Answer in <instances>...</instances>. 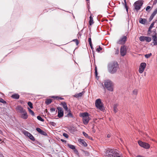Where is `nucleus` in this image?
<instances>
[{"instance_id":"60","label":"nucleus","mask_w":157,"mask_h":157,"mask_svg":"<svg viewBox=\"0 0 157 157\" xmlns=\"http://www.w3.org/2000/svg\"><path fill=\"white\" fill-rule=\"evenodd\" d=\"M2 133V131L0 129V133Z\"/></svg>"},{"instance_id":"51","label":"nucleus","mask_w":157,"mask_h":157,"mask_svg":"<svg viewBox=\"0 0 157 157\" xmlns=\"http://www.w3.org/2000/svg\"><path fill=\"white\" fill-rule=\"evenodd\" d=\"M151 8V7L149 6H148L146 8V10L147 11H148V10L149 9H150Z\"/></svg>"},{"instance_id":"15","label":"nucleus","mask_w":157,"mask_h":157,"mask_svg":"<svg viewBox=\"0 0 157 157\" xmlns=\"http://www.w3.org/2000/svg\"><path fill=\"white\" fill-rule=\"evenodd\" d=\"M78 141L79 144L82 146L86 147L87 145V143L84 140L79 139L78 140Z\"/></svg>"},{"instance_id":"25","label":"nucleus","mask_w":157,"mask_h":157,"mask_svg":"<svg viewBox=\"0 0 157 157\" xmlns=\"http://www.w3.org/2000/svg\"><path fill=\"white\" fill-rule=\"evenodd\" d=\"M68 146V147H69L71 149H73V150H75V146L70 144H68L67 145Z\"/></svg>"},{"instance_id":"36","label":"nucleus","mask_w":157,"mask_h":157,"mask_svg":"<svg viewBox=\"0 0 157 157\" xmlns=\"http://www.w3.org/2000/svg\"><path fill=\"white\" fill-rule=\"evenodd\" d=\"M102 49V48L100 47V46H98V48H97L96 49V51L98 52H99Z\"/></svg>"},{"instance_id":"7","label":"nucleus","mask_w":157,"mask_h":157,"mask_svg":"<svg viewBox=\"0 0 157 157\" xmlns=\"http://www.w3.org/2000/svg\"><path fill=\"white\" fill-rule=\"evenodd\" d=\"M143 4L142 1L138 0L134 4L135 9L137 11L140 10Z\"/></svg>"},{"instance_id":"63","label":"nucleus","mask_w":157,"mask_h":157,"mask_svg":"<svg viewBox=\"0 0 157 157\" xmlns=\"http://www.w3.org/2000/svg\"><path fill=\"white\" fill-rule=\"evenodd\" d=\"M86 0V1H89V0Z\"/></svg>"},{"instance_id":"55","label":"nucleus","mask_w":157,"mask_h":157,"mask_svg":"<svg viewBox=\"0 0 157 157\" xmlns=\"http://www.w3.org/2000/svg\"><path fill=\"white\" fill-rule=\"evenodd\" d=\"M90 44V48H91L92 49V50H93V45H92V43L91 44Z\"/></svg>"},{"instance_id":"26","label":"nucleus","mask_w":157,"mask_h":157,"mask_svg":"<svg viewBox=\"0 0 157 157\" xmlns=\"http://www.w3.org/2000/svg\"><path fill=\"white\" fill-rule=\"evenodd\" d=\"M145 36H141L140 37L139 40L141 41H144L145 40Z\"/></svg>"},{"instance_id":"3","label":"nucleus","mask_w":157,"mask_h":157,"mask_svg":"<svg viewBox=\"0 0 157 157\" xmlns=\"http://www.w3.org/2000/svg\"><path fill=\"white\" fill-rule=\"evenodd\" d=\"M104 85L105 87L109 91H113V84L112 82L109 79H107L104 81Z\"/></svg>"},{"instance_id":"30","label":"nucleus","mask_w":157,"mask_h":157,"mask_svg":"<svg viewBox=\"0 0 157 157\" xmlns=\"http://www.w3.org/2000/svg\"><path fill=\"white\" fill-rule=\"evenodd\" d=\"M83 154L85 155L86 156H88L90 155L89 152L87 151H83Z\"/></svg>"},{"instance_id":"9","label":"nucleus","mask_w":157,"mask_h":157,"mask_svg":"<svg viewBox=\"0 0 157 157\" xmlns=\"http://www.w3.org/2000/svg\"><path fill=\"white\" fill-rule=\"evenodd\" d=\"M139 144L141 147L144 148L146 149L150 147L149 145L146 143L143 142L141 141H138Z\"/></svg>"},{"instance_id":"43","label":"nucleus","mask_w":157,"mask_h":157,"mask_svg":"<svg viewBox=\"0 0 157 157\" xmlns=\"http://www.w3.org/2000/svg\"><path fill=\"white\" fill-rule=\"evenodd\" d=\"M83 134V135L85 137H89L88 135L87 134H86V132H82Z\"/></svg>"},{"instance_id":"44","label":"nucleus","mask_w":157,"mask_h":157,"mask_svg":"<svg viewBox=\"0 0 157 157\" xmlns=\"http://www.w3.org/2000/svg\"><path fill=\"white\" fill-rule=\"evenodd\" d=\"M138 93V91L137 90H135L133 91V93L134 94L136 95Z\"/></svg>"},{"instance_id":"46","label":"nucleus","mask_w":157,"mask_h":157,"mask_svg":"<svg viewBox=\"0 0 157 157\" xmlns=\"http://www.w3.org/2000/svg\"><path fill=\"white\" fill-rule=\"evenodd\" d=\"M152 32H153V34L154 35H157V33L156 32V29H154L153 30Z\"/></svg>"},{"instance_id":"61","label":"nucleus","mask_w":157,"mask_h":157,"mask_svg":"<svg viewBox=\"0 0 157 157\" xmlns=\"http://www.w3.org/2000/svg\"><path fill=\"white\" fill-rule=\"evenodd\" d=\"M91 138V140H93V138Z\"/></svg>"},{"instance_id":"34","label":"nucleus","mask_w":157,"mask_h":157,"mask_svg":"<svg viewBox=\"0 0 157 157\" xmlns=\"http://www.w3.org/2000/svg\"><path fill=\"white\" fill-rule=\"evenodd\" d=\"M28 109L29 113L33 116L34 115V112L29 108H28Z\"/></svg>"},{"instance_id":"32","label":"nucleus","mask_w":157,"mask_h":157,"mask_svg":"<svg viewBox=\"0 0 157 157\" xmlns=\"http://www.w3.org/2000/svg\"><path fill=\"white\" fill-rule=\"evenodd\" d=\"M37 118L38 119V120L41 121L43 122L44 121V120L40 116H37Z\"/></svg>"},{"instance_id":"47","label":"nucleus","mask_w":157,"mask_h":157,"mask_svg":"<svg viewBox=\"0 0 157 157\" xmlns=\"http://www.w3.org/2000/svg\"><path fill=\"white\" fill-rule=\"evenodd\" d=\"M63 135L65 137H68V135L67 134L65 133H63Z\"/></svg>"},{"instance_id":"8","label":"nucleus","mask_w":157,"mask_h":157,"mask_svg":"<svg viewBox=\"0 0 157 157\" xmlns=\"http://www.w3.org/2000/svg\"><path fill=\"white\" fill-rule=\"evenodd\" d=\"M127 51V47L125 45H122L120 48V53L121 56H124L126 53Z\"/></svg>"},{"instance_id":"12","label":"nucleus","mask_w":157,"mask_h":157,"mask_svg":"<svg viewBox=\"0 0 157 157\" xmlns=\"http://www.w3.org/2000/svg\"><path fill=\"white\" fill-rule=\"evenodd\" d=\"M16 109L17 113H23L25 111L21 106L20 105L17 106L16 108Z\"/></svg>"},{"instance_id":"21","label":"nucleus","mask_w":157,"mask_h":157,"mask_svg":"<svg viewBox=\"0 0 157 157\" xmlns=\"http://www.w3.org/2000/svg\"><path fill=\"white\" fill-rule=\"evenodd\" d=\"M147 21V20L145 18H140L139 22L142 24H145Z\"/></svg>"},{"instance_id":"10","label":"nucleus","mask_w":157,"mask_h":157,"mask_svg":"<svg viewBox=\"0 0 157 157\" xmlns=\"http://www.w3.org/2000/svg\"><path fill=\"white\" fill-rule=\"evenodd\" d=\"M146 66V64L145 63H142L140 64L139 70L140 73H142L143 72Z\"/></svg>"},{"instance_id":"22","label":"nucleus","mask_w":157,"mask_h":157,"mask_svg":"<svg viewBox=\"0 0 157 157\" xmlns=\"http://www.w3.org/2000/svg\"><path fill=\"white\" fill-rule=\"evenodd\" d=\"M89 24L90 25H91L94 23V22L93 21V17L91 15H90V21H89Z\"/></svg>"},{"instance_id":"1","label":"nucleus","mask_w":157,"mask_h":157,"mask_svg":"<svg viewBox=\"0 0 157 157\" xmlns=\"http://www.w3.org/2000/svg\"><path fill=\"white\" fill-rule=\"evenodd\" d=\"M118 67V65L117 62H113L109 63L108 66V71L111 74L115 73Z\"/></svg>"},{"instance_id":"52","label":"nucleus","mask_w":157,"mask_h":157,"mask_svg":"<svg viewBox=\"0 0 157 157\" xmlns=\"http://www.w3.org/2000/svg\"><path fill=\"white\" fill-rule=\"evenodd\" d=\"M29 140H28L29 141H30V140H31L32 141H35V138H29Z\"/></svg>"},{"instance_id":"37","label":"nucleus","mask_w":157,"mask_h":157,"mask_svg":"<svg viewBox=\"0 0 157 157\" xmlns=\"http://www.w3.org/2000/svg\"><path fill=\"white\" fill-rule=\"evenodd\" d=\"M28 105L31 109L33 108V104L30 101L28 102Z\"/></svg>"},{"instance_id":"24","label":"nucleus","mask_w":157,"mask_h":157,"mask_svg":"<svg viewBox=\"0 0 157 157\" xmlns=\"http://www.w3.org/2000/svg\"><path fill=\"white\" fill-rule=\"evenodd\" d=\"M117 105L115 104L113 106V111L115 113H116L118 111V109L117 108Z\"/></svg>"},{"instance_id":"31","label":"nucleus","mask_w":157,"mask_h":157,"mask_svg":"<svg viewBox=\"0 0 157 157\" xmlns=\"http://www.w3.org/2000/svg\"><path fill=\"white\" fill-rule=\"evenodd\" d=\"M70 112L68 113L67 116H66V117H73V115L70 112Z\"/></svg>"},{"instance_id":"14","label":"nucleus","mask_w":157,"mask_h":157,"mask_svg":"<svg viewBox=\"0 0 157 157\" xmlns=\"http://www.w3.org/2000/svg\"><path fill=\"white\" fill-rule=\"evenodd\" d=\"M152 40L153 41V43L154 45H157V35H154L152 36Z\"/></svg>"},{"instance_id":"33","label":"nucleus","mask_w":157,"mask_h":157,"mask_svg":"<svg viewBox=\"0 0 157 157\" xmlns=\"http://www.w3.org/2000/svg\"><path fill=\"white\" fill-rule=\"evenodd\" d=\"M157 21V20H155V21H154L150 25V26L149 28H151V29H152V28L153 27L155 23L156 22V21Z\"/></svg>"},{"instance_id":"4","label":"nucleus","mask_w":157,"mask_h":157,"mask_svg":"<svg viewBox=\"0 0 157 157\" xmlns=\"http://www.w3.org/2000/svg\"><path fill=\"white\" fill-rule=\"evenodd\" d=\"M80 116L82 117V121L84 124H87L90 118L89 117V114L87 112L82 113L80 115Z\"/></svg>"},{"instance_id":"56","label":"nucleus","mask_w":157,"mask_h":157,"mask_svg":"<svg viewBox=\"0 0 157 157\" xmlns=\"http://www.w3.org/2000/svg\"><path fill=\"white\" fill-rule=\"evenodd\" d=\"M61 140L63 142L65 143L66 142V141L63 139H61Z\"/></svg>"},{"instance_id":"49","label":"nucleus","mask_w":157,"mask_h":157,"mask_svg":"<svg viewBox=\"0 0 157 157\" xmlns=\"http://www.w3.org/2000/svg\"><path fill=\"white\" fill-rule=\"evenodd\" d=\"M50 111L51 112H53L55 111V108H51L50 109Z\"/></svg>"},{"instance_id":"45","label":"nucleus","mask_w":157,"mask_h":157,"mask_svg":"<svg viewBox=\"0 0 157 157\" xmlns=\"http://www.w3.org/2000/svg\"><path fill=\"white\" fill-rule=\"evenodd\" d=\"M50 124H51L53 126H55L56 125V124L54 122H51Z\"/></svg>"},{"instance_id":"2","label":"nucleus","mask_w":157,"mask_h":157,"mask_svg":"<svg viewBox=\"0 0 157 157\" xmlns=\"http://www.w3.org/2000/svg\"><path fill=\"white\" fill-rule=\"evenodd\" d=\"M118 151L117 149H109L106 151L105 157H116L119 155Z\"/></svg>"},{"instance_id":"48","label":"nucleus","mask_w":157,"mask_h":157,"mask_svg":"<svg viewBox=\"0 0 157 157\" xmlns=\"http://www.w3.org/2000/svg\"><path fill=\"white\" fill-rule=\"evenodd\" d=\"M88 41L89 42V44L92 43V42H91V39L90 38V37L88 39Z\"/></svg>"},{"instance_id":"59","label":"nucleus","mask_w":157,"mask_h":157,"mask_svg":"<svg viewBox=\"0 0 157 157\" xmlns=\"http://www.w3.org/2000/svg\"><path fill=\"white\" fill-rule=\"evenodd\" d=\"M0 94H2V95H4V94L1 92H0Z\"/></svg>"},{"instance_id":"42","label":"nucleus","mask_w":157,"mask_h":157,"mask_svg":"<svg viewBox=\"0 0 157 157\" xmlns=\"http://www.w3.org/2000/svg\"><path fill=\"white\" fill-rule=\"evenodd\" d=\"M124 2L125 4V8L126 9V10L127 11V12H128V7L126 5V0H124Z\"/></svg>"},{"instance_id":"11","label":"nucleus","mask_w":157,"mask_h":157,"mask_svg":"<svg viewBox=\"0 0 157 157\" xmlns=\"http://www.w3.org/2000/svg\"><path fill=\"white\" fill-rule=\"evenodd\" d=\"M58 110V117L59 118H61L63 117V109L60 107H58L57 108Z\"/></svg>"},{"instance_id":"41","label":"nucleus","mask_w":157,"mask_h":157,"mask_svg":"<svg viewBox=\"0 0 157 157\" xmlns=\"http://www.w3.org/2000/svg\"><path fill=\"white\" fill-rule=\"evenodd\" d=\"M0 102H1L3 104H6V102L1 98H0Z\"/></svg>"},{"instance_id":"57","label":"nucleus","mask_w":157,"mask_h":157,"mask_svg":"<svg viewBox=\"0 0 157 157\" xmlns=\"http://www.w3.org/2000/svg\"><path fill=\"white\" fill-rule=\"evenodd\" d=\"M2 140L1 139H0V143H2V142H3L4 143V140Z\"/></svg>"},{"instance_id":"19","label":"nucleus","mask_w":157,"mask_h":157,"mask_svg":"<svg viewBox=\"0 0 157 157\" xmlns=\"http://www.w3.org/2000/svg\"><path fill=\"white\" fill-rule=\"evenodd\" d=\"M20 96L17 94H14L11 96V97L15 99H18L19 98Z\"/></svg>"},{"instance_id":"27","label":"nucleus","mask_w":157,"mask_h":157,"mask_svg":"<svg viewBox=\"0 0 157 157\" xmlns=\"http://www.w3.org/2000/svg\"><path fill=\"white\" fill-rule=\"evenodd\" d=\"M157 13V8L152 13L151 15V16L153 17H154L155 15Z\"/></svg>"},{"instance_id":"39","label":"nucleus","mask_w":157,"mask_h":157,"mask_svg":"<svg viewBox=\"0 0 157 157\" xmlns=\"http://www.w3.org/2000/svg\"><path fill=\"white\" fill-rule=\"evenodd\" d=\"M73 41L75 42L77 45H78L79 43V42L77 39L73 40Z\"/></svg>"},{"instance_id":"50","label":"nucleus","mask_w":157,"mask_h":157,"mask_svg":"<svg viewBox=\"0 0 157 157\" xmlns=\"http://www.w3.org/2000/svg\"><path fill=\"white\" fill-rule=\"evenodd\" d=\"M154 17H152V16H151L150 17V18L149 19V21H151L152 20V19Z\"/></svg>"},{"instance_id":"23","label":"nucleus","mask_w":157,"mask_h":157,"mask_svg":"<svg viewBox=\"0 0 157 157\" xmlns=\"http://www.w3.org/2000/svg\"><path fill=\"white\" fill-rule=\"evenodd\" d=\"M52 101V100L50 99H48L46 100L45 101V104L47 105H48L50 104Z\"/></svg>"},{"instance_id":"58","label":"nucleus","mask_w":157,"mask_h":157,"mask_svg":"<svg viewBox=\"0 0 157 157\" xmlns=\"http://www.w3.org/2000/svg\"><path fill=\"white\" fill-rule=\"evenodd\" d=\"M110 137V136L109 134H108L107 136V137Z\"/></svg>"},{"instance_id":"6","label":"nucleus","mask_w":157,"mask_h":157,"mask_svg":"<svg viewBox=\"0 0 157 157\" xmlns=\"http://www.w3.org/2000/svg\"><path fill=\"white\" fill-rule=\"evenodd\" d=\"M95 105L99 109L101 110H103L104 106L101 99H98L96 100Z\"/></svg>"},{"instance_id":"5","label":"nucleus","mask_w":157,"mask_h":157,"mask_svg":"<svg viewBox=\"0 0 157 157\" xmlns=\"http://www.w3.org/2000/svg\"><path fill=\"white\" fill-rule=\"evenodd\" d=\"M128 33H126L125 34L122 35L120 39L117 41V43L119 44L124 45L127 40V36Z\"/></svg>"},{"instance_id":"29","label":"nucleus","mask_w":157,"mask_h":157,"mask_svg":"<svg viewBox=\"0 0 157 157\" xmlns=\"http://www.w3.org/2000/svg\"><path fill=\"white\" fill-rule=\"evenodd\" d=\"M51 98H56V99H60V100H63L64 98H62L61 97H55L54 96H52L51 97Z\"/></svg>"},{"instance_id":"53","label":"nucleus","mask_w":157,"mask_h":157,"mask_svg":"<svg viewBox=\"0 0 157 157\" xmlns=\"http://www.w3.org/2000/svg\"><path fill=\"white\" fill-rule=\"evenodd\" d=\"M157 3V0H155L153 2V5H155Z\"/></svg>"},{"instance_id":"28","label":"nucleus","mask_w":157,"mask_h":157,"mask_svg":"<svg viewBox=\"0 0 157 157\" xmlns=\"http://www.w3.org/2000/svg\"><path fill=\"white\" fill-rule=\"evenodd\" d=\"M145 41L147 42H150L151 40V38L149 36H145Z\"/></svg>"},{"instance_id":"17","label":"nucleus","mask_w":157,"mask_h":157,"mask_svg":"<svg viewBox=\"0 0 157 157\" xmlns=\"http://www.w3.org/2000/svg\"><path fill=\"white\" fill-rule=\"evenodd\" d=\"M22 114L21 116V118L24 119H26L28 118V116L26 110Z\"/></svg>"},{"instance_id":"38","label":"nucleus","mask_w":157,"mask_h":157,"mask_svg":"<svg viewBox=\"0 0 157 157\" xmlns=\"http://www.w3.org/2000/svg\"><path fill=\"white\" fill-rule=\"evenodd\" d=\"M152 55L151 53H150L148 54H147L145 55V57L147 59L149 58Z\"/></svg>"},{"instance_id":"20","label":"nucleus","mask_w":157,"mask_h":157,"mask_svg":"<svg viewBox=\"0 0 157 157\" xmlns=\"http://www.w3.org/2000/svg\"><path fill=\"white\" fill-rule=\"evenodd\" d=\"M24 135L28 137H34L33 136L27 131H25L24 132Z\"/></svg>"},{"instance_id":"62","label":"nucleus","mask_w":157,"mask_h":157,"mask_svg":"<svg viewBox=\"0 0 157 157\" xmlns=\"http://www.w3.org/2000/svg\"><path fill=\"white\" fill-rule=\"evenodd\" d=\"M116 157H120V156H119V155H118V156H116Z\"/></svg>"},{"instance_id":"18","label":"nucleus","mask_w":157,"mask_h":157,"mask_svg":"<svg viewBox=\"0 0 157 157\" xmlns=\"http://www.w3.org/2000/svg\"><path fill=\"white\" fill-rule=\"evenodd\" d=\"M84 91H82V92H80L78 93V94H76L73 95V96L74 97L76 98H78L79 97H81L82 96V95L84 94Z\"/></svg>"},{"instance_id":"54","label":"nucleus","mask_w":157,"mask_h":157,"mask_svg":"<svg viewBox=\"0 0 157 157\" xmlns=\"http://www.w3.org/2000/svg\"><path fill=\"white\" fill-rule=\"evenodd\" d=\"M119 50L118 49H117L116 51L115 54H119Z\"/></svg>"},{"instance_id":"16","label":"nucleus","mask_w":157,"mask_h":157,"mask_svg":"<svg viewBox=\"0 0 157 157\" xmlns=\"http://www.w3.org/2000/svg\"><path fill=\"white\" fill-rule=\"evenodd\" d=\"M60 105H62L63 109H65V110L68 111V108L67 107V104L65 102H62L60 104Z\"/></svg>"},{"instance_id":"35","label":"nucleus","mask_w":157,"mask_h":157,"mask_svg":"<svg viewBox=\"0 0 157 157\" xmlns=\"http://www.w3.org/2000/svg\"><path fill=\"white\" fill-rule=\"evenodd\" d=\"M152 29L149 28L148 29L147 31V35H150L151 33L152 32V30H151Z\"/></svg>"},{"instance_id":"13","label":"nucleus","mask_w":157,"mask_h":157,"mask_svg":"<svg viewBox=\"0 0 157 157\" xmlns=\"http://www.w3.org/2000/svg\"><path fill=\"white\" fill-rule=\"evenodd\" d=\"M36 130L40 134L44 136H47V133L44 131H43L41 129L39 128H37L36 129Z\"/></svg>"},{"instance_id":"40","label":"nucleus","mask_w":157,"mask_h":157,"mask_svg":"<svg viewBox=\"0 0 157 157\" xmlns=\"http://www.w3.org/2000/svg\"><path fill=\"white\" fill-rule=\"evenodd\" d=\"M95 76L97 78L98 76V72L96 67H95Z\"/></svg>"}]
</instances>
